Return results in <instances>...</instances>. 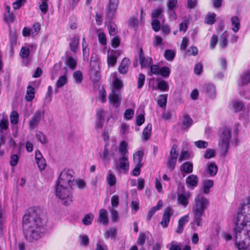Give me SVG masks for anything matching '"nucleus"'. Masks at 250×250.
<instances>
[{
  "instance_id": "55",
  "label": "nucleus",
  "mask_w": 250,
  "mask_h": 250,
  "mask_svg": "<svg viewBox=\"0 0 250 250\" xmlns=\"http://www.w3.org/2000/svg\"><path fill=\"white\" fill-rule=\"evenodd\" d=\"M10 46L11 48L12 49V47L16 44L17 43V35L15 33H10Z\"/></svg>"
},
{
  "instance_id": "35",
  "label": "nucleus",
  "mask_w": 250,
  "mask_h": 250,
  "mask_svg": "<svg viewBox=\"0 0 250 250\" xmlns=\"http://www.w3.org/2000/svg\"><path fill=\"white\" fill-rule=\"evenodd\" d=\"M91 77L92 78L93 81L98 82L100 77V73L99 70V67L94 68L92 67L91 69L90 72Z\"/></svg>"
},
{
  "instance_id": "43",
  "label": "nucleus",
  "mask_w": 250,
  "mask_h": 250,
  "mask_svg": "<svg viewBox=\"0 0 250 250\" xmlns=\"http://www.w3.org/2000/svg\"><path fill=\"white\" fill-rule=\"evenodd\" d=\"M138 25V20L137 18L131 17L128 21V26L130 28L136 30Z\"/></svg>"
},
{
  "instance_id": "49",
  "label": "nucleus",
  "mask_w": 250,
  "mask_h": 250,
  "mask_svg": "<svg viewBox=\"0 0 250 250\" xmlns=\"http://www.w3.org/2000/svg\"><path fill=\"white\" fill-rule=\"evenodd\" d=\"M160 67L157 64L152 65V64L150 65V70L151 74H149L150 76L153 74L156 75H159L160 74Z\"/></svg>"
},
{
  "instance_id": "13",
  "label": "nucleus",
  "mask_w": 250,
  "mask_h": 250,
  "mask_svg": "<svg viewBox=\"0 0 250 250\" xmlns=\"http://www.w3.org/2000/svg\"><path fill=\"white\" fill-rule=\"evenodd\" d=\"M199 182V178L197 175L191 174L186 179V184L188 188H193L196 187Z\"/></svg>"
},
{
  "instance_id": "46",
  "label": "nucleus",
  "mask_w": 250,
  "mask_h": 250,
  "mask_svg": "<svg viewBox=\"0 0 250 250\" xmlns=\"http://www.w3.org/2000/svg\"><path fill=\"white\" fill-rule=\"evenodd\" d=\"M67 83V78L66 76L63 75L61 76L57 81L56 85L57 88L62 87Z\"/></svg>"
},
{
  "instance_id": "63",
  "label": "nucleus",
  "mask_w": 250,
  "mask_h": 250,
  "mask_svg": "<svg viewBox=\"0 0 250 250\" xmlns=\"http://www.w3.org/2000/svg\"><path fill=\"white\" fill-rule=\"evenodd\" d=\"M38 166L39 168L41 170H42L45 169L46 167L45 160L44 158L39 159L36 161Z\"/></svg>"
},
{
  "instance_id": "18",
  "label": "nucleus",
  "mask_w": 250,
  "mask_h": 250,
  "mask_svg": "<svg viewBox=\"0 0 250 250\" xmlns=\"http://www.w3.org/2000/svg\"><path fill=\"white\" fill-rule=\"evenodd\" d=\"M213 181L212 180L205 179L202 182L203 192L205 194H208L210 188L213 186Z\"/></svg>"
},
{
  "instance_id": "5",
  "label": "nucleus",
  "mask_w": 250,
  "mask_h": 250,
  "mask_svg": "<svg viewBox=\"0 0 250 250\" xmlns=\"http://www.w3.org/2000/svg\"><path fill=\"white\" fill-rule=\"evenodd\" d=\"M74 172L72 170L63 169L60 173L56 184L66 186H68L71 188L74 182Z\"/></svg>"
},
{
  "instance_id": "22",
  "label": "nucleus",
  "mask_w": 250,
  "mask_h": 250,
  "mask_svg": "<svg viewBox=\"0 0 250 250\" xmlns=\"http://www.w3.org/2000/svg\"><path fill=\"white\" fill-rule=\"evenodd\" d=\"M206 170L209 176H214L217 174L218 171V167L214 163H208Z\"/></svg>"
},
{
  "instance_id": "56",
  "label": "nucleus",
  "mask_w": 250,
  "mask_h": 250,
  "mask_svg": "<svg viewBox=\"0 0 250 250\" xmlns=\"http://www.w3.org/2000/svg\"><path fill=\"white\" fill-rule=\"evenodd\" d=\"M113 85L114 88L117 90L120 89L123 86L122 81L118 79L117 77L115 78L113 82Z\"/></svg>"
},
{
  "instance_id": "3",
  "label": "nucleus",
  "mask_w": 250,
  "mask_h": 250,
  "mask_svg": "<svg viewBox=\"0 0 250 250\" xmlns=\"http://www.w3.org/2000/svg\"><path fill=\"white\" fill-rule=\"evenodd\" d=\"M209 205V200L202 194H198L194 200L192 210L194 213V222L197 226H202V217L205 215V210Z\"/></svg>"
},
{
  "instance_id": "7",
  "label": "nucleus",
  "mask_w": 250,
  "mask_h": 250,
  "mask_svg": "<svg viewBox=\"0 0 250 250\" xmlns=\"http://www.w3.org/2000/svg\"><path fill=\"white\" fill-rule=\"evenodd\" d=\"M177 148V146L176 145L174 144L172 146L167 160V167L171 171L174 169L178 156V152L176 151Z\"/></svg>"
},
{
  "instance_id": "34",
  "label": "nucleus",
  "mask_w": 250,
  "mask_h": 250,
  "mask_svg": "<svg viewBox=\"0 0 250 250\" xmlns=\"http://www.w3.org/2000/svg\"><path fill=\"white\" fill-rule=\"evenodd\" d=\"M35 89L32 86L29 85L27 87L25 99L27 101H31L34 98Z\"/></svg>"
},
{
  "instance_id": "53",
  "label": "nucleus",
  "mask_w": 250,
  "mask_h": 250,
  "mask_svg": "<svg viewBox=\"0 0 250 250\" xmlns=\"http://www.w3.org/2000/svg\"><path fill=\"white\" fill-rule=\"evenodd\" d=\"M145 81V76L143 74L140 73L139 75L137 83V87L138 89L141 88L144 85Z\"/></svg>"
},
{
  "instance_id": "57",
  "label": "nucleus",
  "mask_w": 250,
  "mask_h": 250,
  "mask_svg": "<svg viewBox=\"0 0 250 250\" xmlns=\"http://www.w3.org/2000/svg\"><path fill=\"white\" fill-rule=\"evenodd\" d=\"M79 238L81 240L80 244L84 246H87L89 244V239L86 235H80Z\"/></svg>"
},
{
  "instance_id": "4",
  "label": "nucleus",
  "mask_w": 250,
  "mask_h": 250,
  "mask_svg": "<svg viewBox=\"0 0 250 250\" xmlns=\"http://www.w3.org/2000/svg\"><path fill=\"white\" fill-rule=\"evenodd\" d=\"M55 195L61 203L64 206H69L72 203L73 195L71 188L67 186L56 184L54 187Z\"/></svg>"
},
{
  "instance_id": "37",
  "label": "nucleus",
  "mask_w": 250,
  "mask_h": 250,
  "mask_svg": "<svg viewBox=\"0 0 250 250\" xmlns=\"http://www.w3.org/2000/svg\"><path fill=\"white\" fill-rule=\"evenodd\" d=\"M193 123L192 119L187 115H184V119L183 121V129H186L189 127Z\"/></svg>"
},
{
  "instance_id": "54",
  "label": "nucleus",
  "mask_w": 250,
  "mask_h": 250,
  "mask_svg": "<svg viewBox=\"0 0 250 250\" xmlns=\"http://www.w3.org/2000/svg\"><path fill=\"white\" fill-rule=\"evenodd\" d=\"M19 160V157L17 154H11L10 156V165L12 167L16 166Z\"/></svg>"
},
{
  "instance_id": "24",
  "label": "nucleus",
  "mask_w": 250,
  "mask_h": 250,
  "mask_svg": "<svg viewBox=\"0 0 250 250\" xmlns=\"http://www.w3.org/2000/svg\"><path fill=\"white\" fill-rule=\"evenodd\" d=\"M119 56L117 51H113L110 55H107V63L108 65L113 66L117 62V57Z\"/></svg>"
},
{
  "instance_id": "9",
  "label": "nucleus",
  "mask_w": 250,
  "mask_h": 250,
  "mask_svg": "<svg viewBox=\"0 0 250 250\" xmlns=\"http://www.w3.org/2000/svg\"><path fill=\"white\" fill-rule=\"evenodd\" d=\"M174 211L172 207L168 206L165 208L162 216L161 221L160 224L163 228H166L168 227L170 217L173 215Z\"/></svg>"
},
{
  "instance_id": "51",
  "label": "nucleus",
  "mask_w": 250,
  "mask_h": 250,
  "mask_svg": "<svg viewBox=\"0 0 250 250\" xmlns=\"http://www.w3.org/2000/svg\"><path fill=\"white\" fill-rule=\"evenodd\" d=\"M93 217V215L92 214H86L82 219V222L85 225H89L91 224Z\"/></svg>"
},
{
  "instance_id": "16",
  "label": "nucleus",
  "mask_w": 250,
  "mask_h": 250,
  "mask_svg": "<svg viewBox=\"0 0 250 250\" xmlns=\"http://www.w3.org/2000/svg\"><path fill=\"white\" fill-rule=\"evenodd\" d=\"M189 221V216L188 215H185L182 217L180 218L178 221V225L177 229L176 230V233L178 234H181L182 233L184 227L185 225L188 223Z\"/></svg>"
},
{
  "instance_id": "40",
  "label": "nucleus",
  "mask_w": 250,
  "mask_h": 250,
  "mask_svg": "<svg viewBox=\"0 0 250 250\" xmlns=\"http://www.w3.org/2000/svg\"><path fill=\"white\" fill-rule=\"evenodd\" d=\"M175 56V52L170 49H167L164 52V57L165 59L168 61H171Z\"/></svg>"
},
{
  "instance_id": "6",
  "label": "nucleus",
  "mask_w": 250,
  "mask_h": 250,
  "mask_svg": "<svg viewBox=\"0 0 250 250\" xmlns=\"http://www.w3.org/2000/svg\"><path fill=\"white\" fill-rule=\"evenodd\" d=\"M230 139V130L229 128L225 127L221 136L219 143L221 149L224 151V155H225L228 151Z\"/></svg>"
},
{
  "instance_id": "31",
  "label": "nucleus",
  "mask_w": 250,
  "mask_h": 250,
  "mask_svg": "<svg viewBox=\"0 0 250 250\" xmlns=\"http://www.w3.org/2000/svg\"><path fill=\"white\" fill-rule=\"evenodd\" d=\"M155 89L162 92L167 91L169 90V85L168 83L164 80L158 81L157 87Z\"/></svg>"
},
{
  "instance_id": "27",
  "label": "nucleus",
  "mask_w": 250,
  "mask_h": 250,
  "mask_svg": "<svg viewBox=\"0 0 250 250\" xmlns=\"http://www.w3.org/2000/svg\"><path fill=\"white\" fill-rule=\"evenodd\" d=\"M204 90L210 97L214 98L216 95L215 88L212 84H205L204 86Z\"/></svg>"
},
{
  "instance_id": "44",
  "label": "nucleus",
  "mask_w": 250,
  "mask_h": 250,
  "mask_svg": "<svg viewBox=\"0 0 250 250\" xmlns=\"http://www.w3.org/2000/svg\"><path fill=\"white\" fill-rule=\"evenodd\" d=\"M106 180L107 183L109 185L110 187L114 186L116 184V178L115 176L112 173L108 174Z\"/></svg>"
},
{
  "instance_id": "28",
  "label": "nucleus",
  "mask_w": 250,
  "mask_h": 250,
  "mask_svg": "<svg viewBox=\"0 0 250 250\" xmlns=\"http://www.w3.org/2000/svg\"><path fill=\"white\" fill-rule=\"evenodd\" d=\"M79 38L78 37H74L69 43L70 49L74 53H76L78 48Z\"/></svg>"
},
{
  "instance_id": "38",
  "label": "nucleus",
  "mask_w": 250,
  "mask_h": 250,
  "mask_svg": "<svg viewBox=\"0 0 250 250\" xmlns=\"http://www.w3.org/2000/svg\"><path fill=\"white\" fill-rule=\"evenodd\" d=\"M228 33L227 31L224 32L220 36L219 41V45L222 48H224L228 44Z\"/></svg>"
},
{
  "instance_id": "47",
  "label": "nucleus",
  "mask_w": 250,
  "mask_h": 250,
  "mask_svg": "<svg viewBox=\"0 0 250 250\" xmlns=\"http://www.w3.org/2000/svg\"><path fill=\"white\" fill-rule=\"evenodd\" d=\"M151 26L154 31H159L161 27L160 21L158 19H153L151 22Z\"/></svg>"
},
{
  "instance_id": "45",
  "label": "nucleus",
  "mask_w": 250,
  "mask_h": 250,
  "mask_svg": "<svg viewBox=\"0 0 250 250\" xmlns=\"http://www.w3.org/2000/svg\"><path fill=\"white\" fill-rule=\"evenodd\" d=\"M10 122L13 125H16L18 123L19 114L16 111L11 112L10 116Z\"/></svg>"
},
{
  "instance_id": "25",
  "label": "nucleus",
  "mask_w": 250,
  "mask_h": 250,
  "mask_svg": "<svg viewBox=\"0 0 250 250\" xmlns=\"http://www.w3.org/2000/svg\"><path fill=\"white\" fill-rule=\"evenodd\" d=\"M190 194L189 193L186 194H178L177 199L178 203L184 207H187L188 204V198Z\"/></svg>"
},
{
  "instance_id": "32",
  "label": "nucleus",
  "mask_w": 250,
  "mask_h": 250,
  "mask_svg": "<svg viewBox=\"0 0 250 250\" xmlns=\"http://www.w3.org/2000/svg\"><path fill=\"white\" fill-rule=\"evenodd\" d=\"M232 25L233 26L232 30L235 33L237 32L240 27V21L237 16L232 17L231 19Z\"/></svg>"
},
{
  "instance_id": "10",
  "label": "nucleus",
  "mask_w": 250,
  "mask_h": 250,
  "mask_svg": "<svg viewBox=\"0 0 250 250\" xmlns=\"http://www.w3.org/2000/svg\"><path fill=\"white\" fill-rule=\"evenodd\" d=\"M43 110H38L29 122V127L30 129H34L39 124L41 119L44 117Z\"/></svg>"
},
{
  "instance_id": "17",
  "label": "nucleus",
  "mask_w": 250,
  "mask_h": 250,
  "mask_svg": "<svg viewBox=\"0 0 250 250\" xmlns=\"http://www.w3.org/2000/svg\"><path fill=\"white\" fill-rule=\"evenodd\" d=\"M129 65V60L127 58H124L122 61L121 64L119 66V72L123 74H126L128 71Z\"/></svg>"
},
{
  "instance_id": "8",
  "label": "nucleus",
  "mask_w": 250,
  "mask_h": 250,
  "mask_svg": "<svg viewBox=\"0 0 250 250\" xmlns=\"http://www.w3.org/2000/svg\"><path fill=\"white\" fill-rule=\"evenodd\" d=\"M119 3V0H109L106 13V18L110 22L114 18Z\"/></svg>"
},
{
  "instance_id": "2",
  "label": "nucleus",
  "mask_w": 250,
  "mask_h": 250,
  "mask_svg": "<svg viewBox=\"0 0 250 250\" xmlns=\"http://www.w3.org/2000/svg\"><path fill=\"white\" fill-rule=\"evenodd\" d=\"M41 210L36 208H31L24 215L22 218L23 229L27 240L32 241L40 238V228L42 220L40 217Z\"/></svg>"
},
{
  "instance_id": "23",
  "label": "nucleus",
  "mask_w": 250,
  "mask_h": 250,
  "mask_svg": "<svg viewBox=\"0 0 250 250\" xmlns=\"http://www.w3.org/2000/svg\"><path fill=\"white\" fill-rule=\"evenodd\" d=\"M107 211L104 209H101L99 211L98 221L103 225H106L108 223Z\"/></svg>"
},
{
  "instance_id": "14",
  "label": "nucleus",
  "mask_w": 250,
  "mask_h": 250,
  "mask_svg": "<svg viewBox=\"0 0 250 250\" xmlns=\"http://www.w3.org/2000/svg\"><path fill=\"white\" fill-rule=\"evenodd\" d=\"M108 99L110 103L116 107H118L120 104L121 101L119 95L113 90L109 95Z\"/></svg>"
},
{
  "instance_id": "64",
  "label": "nucleus",
  "mask_w": 250,
  "mask_h": 250,
  "mask_svg": "<svg viewBox=\"0 0 250 250\" xmlns=\"http://www.w3.org/2000/svg\"><path fill=\"white\" fill-rule=\"evenodd\" d=\"M42 3L40 5V9L43 14H46L48 11V6L46 1H41Z\"/></svg>"
},
{
  "instance_id": "19",
  "label": "nucleus",
  "mask_w": 250,
  "mask_h": 250,
  "mask_svg": "<svg viewBox=\"0 0 250 250\" xmlns=\"http://www.w3.org/2000/svg\"><path fill=\"white\" fill-rule=\"evenodd\" d=\"M164 11L163 8L162 7H159L157 9L152 10L151 13V18L153 19H157V18H160V20H162L163 22L164 21V18L163 15Z\"/></svg>"
},
{
  "instance_id": "26",
  "label": "nucleus",
  "mask_w": 250,
  "mask_h": 250,
  "mask_svg": "<svg viewBox=\"0 0 250 250\" xmlns=\"http://www.w3.org/2000/svg\"><path fill=\"white\" fill-rule=\"evenodd\" d=\"M152 130V125L151 124H148L146 127L144 129L142 134V140L144 141L148 140L151 135Z\"/></svg>"
},
{
  "instance_id": "50",
  "label": "nucleus",
  "mask_w": 250,
  "mask_h": 250,
  "mask_svg": "<svg viewBox=\"0 0 250 250\" xmlns=\"http://www.w3.org/2000/svg\"><path fill=\"white\" fill-rule=\"evenodd\" d=\"M109 34L111 36H114L117 32V25L113 23H110L107 25Z\"/></svg>"
},
{
  "instance_id": "52",
  "label": "nucleus",
  "mask_w": 250,
  "mask_h": 250,
  "mask_svg": "<svg viewBox=\"0 0 250 250\" xmlns=\"http://www.w3.org/2000/svg\"><path fill=\"white\" fill-rule=\"evenodd\" d=\"M216 14L214 13L208 15L206 18V22L208 24H213L215 21Z\"/></svg>"
},
{
  "instance_id": "58",
  "label": "nucleus",
  "mask_w": 250,
  "mask_h": 250,
  "mask_svg": "<svg viewBox=\"0 0 250 250\" xmlns=\"http://www.w3.org/2000/svg\"><path fill=\"white\" fill-rule=\"evenodd\" d=\"M215 153L214 149H207L204 154V157L206 159H209L215 156Z\"/></svg>"
},
{
  "instance_id": "42",
  "label": "nucleus",
  "mask_w": 250,
  "mask_h": 250,
  "mask_svg": "<svg viewBox=\"0 0 250 250\" xmlns=\"http://www.w3.org/2000/svg\"><path fill=\"white\" fill-rule=\"evenodd\" d=\"M73 77L77 83H81L83 80V74L80 70L74 72L73 74Z\"/></svg>"
},
{
  "instance_id": "48",
  "label": "nucleus",
  "mask_w": 250,
  "mask_h": 250,
  "mask_svg": "<svg viewBox=\"0 0 250 250\" xmlns=\"http://www.w3.org/2000/svg\"><path fill=\"white\" fill-rule=\"evenodd\" d=\"M170 69L167 66H164L160 68V74L165 78H168L170 75Z\"/></svg>"
},
{
  "instance_id": "39",
  "label": "nucleus",
  "mask_w": 250,
  "mask_h": 250,
  "mask_svg": "<svg viewBox=\"0 0 250 250\" xmlns=\"http://www.w3.org/2000/svg\"><path fill=\"white\" fill-rule=\"evenodd\" d=\"M127 144L124 141H122L119 146V151L121 156H127Z\"/></svg>"
},
{
  "instance_id": "30",
  "label": "nucleus",
  "mask_w": 250,
  "mask_h": 250,
  "mask_svg": "<svg viewBox=\"0 0 250 250\" xmlns=\"http://www.w3.org/2000/svg\"><path fill=\"white\" fill-rule=\"evenodd\" d=\"M181 170L186 173H190L193 171V165L190 162L184 163L181 166Z\"/></svg>"
},
{
  "instance_id": "62",
  "label": "nucleus",
  "mask_w": 250,
  "mask_h": 250,
  "mask_svg": "<svg viewBox=\"0 0 250 250\" xmlns=\"http://www.w3.org/2000/svg\"><path fill=\"white\" fill-rule=\"evenodd\" d=\"M98 40L101 44L104 45L106 44V38L104 32H101L99 34Z\"/></svg>"
},
{
  "instance_id": "59",
  "label": "nucleus",
  "mask_w": 250,
  "mask_h": 250,
  "mask_svg": "<svg viewBox=\"0 0 250 250\" xmlns=\"http://www.w3.org/2000/svg\"><path fill=\"white\" fill-rule=\"evenodd\" d=\"M29 55V49L26 47H22L20 51V56L22 58H27Z\"/></svg>"
},
{
  "instance_id": "33",
  "label": "nucleus",
  "mask_w": 250,
  "mask_h": 250,
  "mask_svg": "<svg viewBox=\"0 0 250 250\" xmlns=\"http://www.w3.org/2000/svg\"><path fill=\"white\" fill-rule=\"evenodd\" d=\"M167 94L160 95L157 99V104L160 107L163 108L165 107L167 103Z\"/></svg>"
},
{
  "instance_id": "12",
  "label": "nucleus",
  "mask_w": 250,
  "mask_h": 250,
  "mask_svg": "<svg viewBox=\"0 0 250 250\" xmlns=\"http://www.w3.org/2000/svg\"><path fill=\"white\" fill-rule=\"evenodd\" d=\"M115 167L116 169L127 170L129 168L128 156H121L118 161H116Z\"/></svg>"
},
{
  "instance_id": "21",
  "label": "nucleus",
  "mask_w": 250,
  "mask_h": 250,
  "mask_svg": "<svg viewBox=\"0 0 250 250\" xmlns=\"http://www.w3.org/2000/svg\"><path fill=\"white\" fill-rule=\"evenodd\" d=\"M163 207V202L162 200H159L156 206L152 207L148 211L146 216V219L147 220H150L152 216L154 214L156 211L160 209Z\"/></svg>"
},
{
  "instance_id": "41",
  "label": "nucleus",
  "mask_w": 250,
  "mask_h": 250,
  "mask_svg": "<svg viewBox=\"0 0 250 250\" xmlns=\"http://www.w3.org/2000/svg\"><path fill=\"white\" fill-rule=\"evenodd\" d=\"M102 160L104 163L108 162L110 160L109 152L107 148V145L104 146V151L102 155Z\"/></svg>"
},
{
  "instance_id": "11",
  "label": "nucleus",
  "mask_w": 250,
  "mask_h": 250,
  "mask_svg": "<svg viewBox=\"0 0 250 250\" xmlns=\"http://www.w3.org/2000/svg\"><path fill=\"white\" fill-rule=\"evenodd\" d=\"M139 60L142 68H146L153 63V60L151 57H145L142 48H140L139 50Z\"/></svg>"
},
{
  "instance_id": "1",
  "label": "nucleus",
  "mask_w": 250,
  "mask_h": 250,
  "mask_svg": "<svg viewBox=\"0 0 250 250\" xmlns=\"http://www.w3.org/2000/svg\"><path fill=\"white\" fill-rule=\"evenodd\" d=\"M233 223L235 247L239 250H250V197L241 205Z\"/></svg>"
},
{
  "instance_id": "61",
  "label": "nucleus",
  "mask_w": 250,
  "mask_h": 250,
  "mask_svg": "<svg viewBox=\"0 0 250 250\" xmlns=\"http://www.w3.org/2000/svg\"><path fill=\"white\" fill-rule=\"evenodd\" d=\"M134 115V110L131 108L126 109L124 113V118L126 120L131 119Z\"/></svg>"
},
{
  "instance_id": "15",
  "label": "nucleus",
  "mask_w": 250,
  "mask_h": 250,
  "mask_svg": "<svg viewBox=\"0 0 250 250\" xmlns=\"http://www.w3.org/2000/svg\"><path fill=\"white\" fill-rule=\"evenodd\" d=\"M15 19V16L13 13L10 12V7L9 5L5 6L4 14V20L8 23H12Z\"/></svg>"
},
{
  "instance_id": "20",
  "label": "nucleus",
  "mask_w": 250,
  "mask_h": 250,
  "mask_svg": "<svg viewBox=\"0 0 250 250\" xmlns=\"http://www.w3.org/2000/svg\"><path fill=\"white\" fill-rule=\"evenodd\" d=\"M241 85H247L250 83V70L244 71L240 76Z\"/></svg>"
},
{
  "instance_id": "60",
  "label": "nucleus",
  "mask_w": 250,
  "mask_h": 250,
  "mask_svg": "<svg viewBox=\"0 0 250 250\" xmlns=\"http://www.w3.org/2000/svg\"><path fill=\"white\" fill-rule=\"evenodd\" d=\"M194 144L195 146L199 148H206L208 146V142L202 140L196 141Z\"/></svg>"
},
{
  "instance_id": "29",
  "label": "nucleus",
  "mask_w": 250,
  "mask_h": 250,
  "mask_svg": "<svg viewBox=\"0 0 250 250\" xmlns=\"http://www.w3.org/2000/svg\"><path fill=\"white\" fill-rule=\"evenodd\" d=\"M144 155V152L142 151L139 150L136 152L133 155V161L136 165H140L143 166L142 161Z\"/></svg>"
},
{
  "instance_id": "36",
  "label": "nucleus",
  "mask_w": 250,
  "mask_h": 250,
  "mask_svg": "<svg viewBox=\"0 0 250 250\" xmlns=\"http://www.w3.org/2000/svg\"><path fill=\"white\" fill-rule=\"evenodd\" d=\"M65 63L70 69L74 70L77 66V60L72 57H69L66 60Z\"/></svg>"
}]
</instances>
